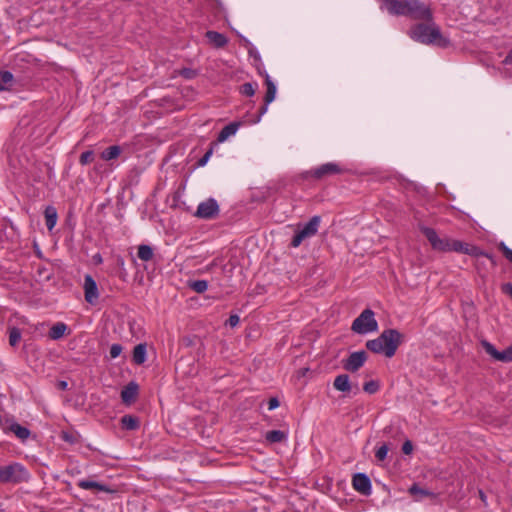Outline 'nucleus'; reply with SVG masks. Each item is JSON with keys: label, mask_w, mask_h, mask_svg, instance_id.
Returning a JSON list of instances; mask_svg holds the SVG:
<instances>
[{"label": "nucleus", "mask_w": 512, "mask_h": 512, "mask_svg": "<svg viewBox=\"0 0 512 512\" xmlns=\"http://www.w3.org/2000/svg\"><path fill=\"white\" fill-rule=\"evenodd\" d=\"M239 126H240V123H238V122H232V123L226 125L218 134V137H217L218 142H224L230 136L234 135L237 132Z\"/></svg>", "instance_id": "6ab92c4d"}, {"label": "nucleus", "mask_w": 512, "mask_h": 512, "mask_svg": "<svg viewBox=\"0 0 512 512\" xmlns=\"http://www.w3.org/2000/svg\"><path fill=\"white\" fill-rule=\"evenodd\" d=\"M280 403L279 400L276 397H272L268 401V409L273 410L279 407Z\"/></svg>", "instance_id": "de8ad7c7"}, {"label": "nucleus", "mask_w": 512, "mask_h": 512, "mask_svg": "<svg viewBox=\"0 0 512 512\" xmlns=\"http://www.w3.org/2000/svg\"><path fill=\"white\" fill-rule=\"evenodd\" d=\"M363 390L368 394H374L379 390V384L377 381H369L364 383Z\"/></svg>", "instance_id": "72a5a7b5"}, {"label": "nucleus", "mask_w": 512, "mask_h": 512, "mask_svg": "<svg viewBox=\"0 0 512 512\" xmlns=\"http://www.w3.org/2000/svg\"><path fill=\"white\" fill-rule=\"evenodd\" d=\"M13 74L9 71H0V91L6 90L13 82Z\"/></svg>", "instance_id": "7c9ffc66"}, {"label": "nucleus", "mask_w": 512, "mask_h": 512, "mask_svg": "<svg viewBox=\"0 0 512 512\" xmlns=\"http://www.w3.org/2000/svg\"><path fill=\"white\" fill-rule=\"evenodd\" d=\"M219 214V205L213 198H209L206 201L201 202L194 216L201 219H214Z\"/></svg>", "instance_id": "6e6552de"}, {"label": "nucleus", "mask_w": 512, "mask_h": 512, "mask_svg": "<svg viewBox=\"0 0 512 512\" xmlns=\"http://www.w3.org/2000/svg\"><path fill=\"white\" fill-rule=\"evenodd\" d=\"M137 255L143 261H150L153 258V249L149 245H140Z\"/></svg>", "instance_id": "c85d7f7f"}, {"label": "nucleus", "mask_w": 512, "mask_h": 512, "mask_svg": "<svg viewBox=\"0 0 512 512\" xmlns=\"http://www.w3.org/2000/svg\"><path fill=\"white\" fill-rule=\"evenodd\" d=\"M503 63L506 64V65L512 64V49L506 55L505 59L503 60Z\"/></svg>", "instance_id": "09e8293b"}, {"label": "nucleus", "mask_w": 512, "mask_h": 512, "mask_svg": "<svg viewBox=\"0 0 512 512\" xmlns=\"http://www.w3.org/2000/svg\"><path fill=\"white\" fill-rule=\"evenodd\" d=\"M121 151L122 149L118 145L110 146L101 153V158L106 161L115 159L121 154Z\"/></svg>", "instance_id": "cd10ccee"}, {"label": "nucleus", "mask_w": 512, "mask_h": 512, "mask_svg": "<svg viewBox=\"0 0 512 512\" xmlns=\"http://www.w3.org/2000/svg\"><path fill=\"white\" fill-rule=\"evenodd\" d=\"M404 335L397 329H386L376 339L368 340L366 348L373 353L392 358L402 344Z\"/></svg>", "instance_id": "f257e3e1"}, {"label": "nucleus", "mask_w": 512, "mask_h": 512, "mask_svg": "<svg viewBox=\"0 0 512 512\" xmlns=\"http://www.w3.org/2000/svg\"><path fill=\"white\" fill-rule=\"evenodd\" d=\"M355 390H356L355 393L359 391V388L357 385H355Z\"/></svg>", "instance_id": "864d4df0"}, {"label": "nucleus", "mask_w": 512, "mask_h": 512, "mask_svg": "<svg viewBox=\"0 0 512 512\" xmlns=\"http://www.w3.org/2000/svg\"><path fill=\"white\" fill-rule=\"evenodd\" d=\"M501 291L508 295L510 298H512V284L511 283H504L501 285Z\"/></svg>", "instance_id": "a18cd8bd"}, {"label": "nucleus", "mask_w": 512, "mask_h": 512, "mask_svg": "<svg viewBox=\"0 0 512 512\" xmlns=\"http://www.w3.org/2000/svg\"><path fill=\"white\" fill-rule=\"evenodd\" d=\"M84 290L86 301L93 304L96 298V282L90 274L85 276Z\"/></svg>", "instance_id": "dca6fc26"}, {"label": "nucleus", "mask_w": 512, "mask_h": 512, "mask_svg": "<svg viewBox=\"0 0 512 512\" xmlns=\"http://www.w3.org/2000/svg\"><path fill=\"white\" fill-rule=\"evenodd\" d=\"M121 427L125 430L133 431L137 430L140 426L139 419L133 415H124L121 420Z\"/></svg>", "instance_id": "412c9836"}, {"label": "nucleus", "mask_w": 512, "mask_h": 512, "mask_svg": "<svg viewBox=\"0 0 512 512\" xmlns=\"http://www.w3.org/2000/svg\"><path fill=\"white\" fill-rule=\"evenodd\" d=\"M481 345L488 355H490L495 360L502 362L503 351L502 352L497 351V349L490 342H488L486 340H483L481 342Z\"/></svg>", "instance_id": "a878e982"}, {"label": "nucleus", "mask_w": 512, "mask_h": 512, "mask_svg": "<svg viewBox=\"0 0 512 512\" xmlns=\"http://www.w3.org/2000/svg\"><path fill=\"white\" fill-rule=\"evenodd\" d=\"M239 321H240V318L238 315L234 314V315H231L228 320H227V324L230 326V327H235L239 324Z\"/></svg>", "instance_id": "49530a36"}, {"label": "nucleus", "mask_w": 512, "mask_h": 512, "mask_svg": "<svg viewBox=\"0 0 512 512\" xmlns=\"http://www.w3.org/2000/svg\"><path fill=\"white\" fill-rule=\"evenodd\" d=\"M99 492H106V493H111V494H114V493H117L118 492V489L116 488H110L102 483H98V493Z\"/></svg>", "instance_id": "a19ab883"}, {"label": "nucleus", "mask_w": 512, "mask_h": 512, "mask_svg": "<svg viewBox=\"0 0 512 512\" xmlns=\"http://www.w3.org/2000/svg\"><path fill=\"white\" fill-rule=\"evenodd\" d=\"M21 340V331L17 327L9 329V344L12 347H16Z\"/></svg>", "instance_id": "2f4dec72"}, {"label": "nucleus", "mask_w": 512, "mask_h": 512, "mask_svg": "<svg viewBox=\"0 0 512 512\" xmlns=\"http://www.w3.org/2000/svg\"><path fill=\"white\" fill-rule=\"evenodd\" d=\"M264 78H265V85H266L267 90H266V94L264 96V104L259 109V114L257 116V119L254 121L255 123L260 121L261 117L267 112L268 105L272 101H274L275 96H276V86L273 83V81L271 80L269 74L265 73Z\"/></svg>", "instance_id": "1a4fd4ad"}, {"label": "nucleus", "mask_w": 512, "mask_h": 512, "mask_svg": "<svg viewBox=\"0 0 512 512\" xmlns=\"http://www.w3.org/2000/svg\"><path fill=\"white\" fill-rule=\"evenodd\" d=\"M67 386H68V383L66 381H59L57 383V388L59 390H66L67 389Z\"/></svg>", "instance_id": "8fccbe9b"}, {"label": "nucleus", "mask_w": 512, "mask_h": 512, "mask_svg": "<svg viewBox=\"0 0 512 512\" xmlns=\"http://www.w3.org/2000/svg\"><path fill=\"white\" fill-rule=\"evenodd\" d=\"M137 394H138V385L134 382H130L121 391L122 401L124 403L130 404L136 399Z\"/></svg>", "instance_id": "f3484780"}, {"label": "nucleus", "mask_w": 512, "mask_h": 512, "mask_svg": "<svg viewBox=\"0 0 512 512\" xmlns=\"http://www.w3.org/2000/svg\"><path fill=\"white\" fill-rule=\"evenodd\" d=\"M404 16L414 20L432 21V11L430 7L420 0H408L406 14Z\"/></svg>", "instance_id": "39448f33"}, {"label": "nucleus", "mask_w": 512, "mask_h": 512, "mask_svg": "<svg viewBox=\"0 0 512 512\" xmlns=\"http://www.w3.org/2000/svg\"><path fill=\"white\" fill-rule=\"evenodd\" d=\"M367 353L363 350L353 352L349 357L343 360V368L348 372L358 371L366 362Z\"/></svg>", "instance_id": "9d476101"}, {"label": "nucleus", "mask_w": 512, "mask_h": 512, "mask_svg": "<svg viewBox=\"0 0 512 512\" xmlns=\"http://www.w3.org/2000/svg\"><path fill=\"white\" fill-rule=\"evenodd\" d=\"M480 496H481L482 499L484 498V494L481 491H480Z\"/></svg>", "instance_id": "5fc2aeb1"}, {"label": "nucleus", "mask_w": 512, "mask_h": 512, "mask_svg": "<svg viewBox=\"0 0 512 512\" xmlns=\"http://www.w3.org/2000/svg\"><path fill=\"white\" fill-rule=\"evenodd\" d=\"M102 262V259L101 257L98 255V264H100Z\"/></svg>", "instance_id": "603ef678"}, {"label": "nucleus", "mask_w": 512, "mask_h": 512, "mask_svg": "<svg viewBox=\"0 0 512 512\" xmlns=\"http://www.w3.org/2000/svg\"><path fill=\"white\" fill-rule=\"evenodd\" d=\"M46 227L48 230H52L58 219L57 211L53 206H47L44 211Z\"/></svg>", "instance_id": "4be33fe9"}, {"label": "nucleus", "mask_w": 512, "mask_h": 512, "mask_svg": "<svg viewBox=\"0 0 512 512\" xmlns=\"http://www.w3.org/2000/svg\"><path fill=\"white\" fill-rule=\"evenodd\" d=\"M343 172L344 169L337 163L329 162L310 170L309 174L315 179H322L324 177L341 174Z\"/></svg>", "instance_id": "9b49d317"}, {"label": "nucleus", "mask_w": 512, "mask_h": 512, "mask_svg": "<svg viewBox=\"0 0 512 512\" xmlns=\"http://www.w3.org/2000/svg\"><path fill=\"white\" fill-rule=\"evenodd\" d=\"M410 494L414 497L416 501H421L425 497H434L435 494L429 490L423 489L418 485L414 484L409 488Z\"/></svg>", "instance_id": "5701e85b"}, {"label": "nucleus", "mask_w": 512, "mask_h": 512, "mask_svg": "<svg viewBox=\"0 0 512 512\" xmlns=\"http://www.w3.org/2000/svg\"><path fill=\"white\" fill-rule=\"evenodd\" d=\"M30 474L20 463H12L0 466V483H22L27 482Z\"/></svg>", "instance_id": "7ed1b4c3"}, {"label": "nucleus", "mask_w": 512, "mask_h": 512, "mask_svg": "<svg viewBox=\"0 0 512 512\" xmlns=\"http://www.w3.org/2000/svg\"><path fill=\"white\" fill-rule=\"evenodd\" d=\"M388 451H389V447L387 444H383L382 446H380L376 452H375V457L377 458V460L379 461H384L387 457V454H388Z\"/></svg>", "instance_id": "f704fd0d"}, {"label": "nucleus", "mask_w": 512, "mask_h": 512, "mask_svg": "<svg viewBox=\"0 0 512 512\" xmlns=\"http://www.w3.org/2000/svg\"><path fill=\"white\" fill-rule=\"evenodd\" d=\"M213 153V148H210L198 161L199 166H204Z\"/></svg>", "instance_id": "ea45409f"}, {"label": "nucleus", "mask_w": 512, "mask_h": 512, "mask_svg": "<svg viewBox=\"0 0 512 512\" xmlns=\"http://www.w3.org/2000/svg\"><path fill=\"white\" fill-rule=\"evenodd\" d=\"M499 250L503 253L504 257L512 263V249H510L504 242L498 245Z\"/></svg>", "instance_id": "e433bc0d"}, {"label": "nucleus", "mask_w": 512, "mask_h": 512, "mask_svg": "<svg viewBox=\"0 0 512 512\" xmlns=\"http://www.w3.org/2000/svg\"><path fill=\"white\" fill-rule=\"evenodd\" d=\"M216 266V261H213L211 264H209L207 267H206V271H211L213 267Z\"/></svg>", "instance_id": "3c124183"}, {"label": "nucleus", "mask_w": 512, "mask_h": 512, "mask_svg": "<svg viewBox=\"0 0 512 512\" xmlns=\"http://www.w3.org/2000/svg\"><path fill=\"white\" fill-rule=\"evenodd\" d=\"M387 11L392 15L404 16L408 0H381Z\"/></svg>", "instance_id": "4468645a"}, {"label": "nucleus", "mask_w": 512, "mask_h": 512, "mask_svg": "<svg viewBox=\"0 0 512 512\" xmlns=\"http://www.w3.org/2000/svg\"><path fill=\"white\" fill-rule=\"evenodd\" d=\"M412 450H413L412 442L409 440L405 441L402 445L403 453L406 455H409V454H411Z\"/></svg>", "instance_id": "c03bdc74"}, {"label": "nucleus", "mask_w": 512, "mask_h": 512, "mask_svg": "<svg viewBox=\"0 0 512 512\" xmlns=\"http://www.w3.org/2000/svg\"><path fill=\"white\" fill-rule=\"evenodd\" d=\"M67 330V325L63 322L54 324L49 330V338L52 340H58L62 338Z\"/></svg>", "instance_id": "b1692460"}, {"label": "nucleus", "mask_w": 512, "mask_h": 512, "mask_svg": "<svg viewBox=\"0 0 512 512\" xmlns=\"http://www.w3.org/2000/svg\"><path fill=\"white\" fill-rule=\"evenodd\" d=\"M333 387L336 390L344 393H350L353 388L348 374H340L336 376L333 381Z\"/></svg>", "instance_id": "2eb2a0df"}, {"label": "nucleus", "mask_w": 512, "mask_h": 512, "mask_svg": "<svg viewBox=\"0 0 512 512\" xmlns=\"http://www.w3.org/2000/svg\"><path fill=\"white\" fill-rule=\"evenodd\" d=\"M206 37L209 40V42L213 44V46L216 48H222L228 42L226 36L216 31H207Z\"/></svg>", "instance_id": "a211bd4d"}, {"label": "nucleus", "mask_w": 512, "mask_h": 512, "mask_svg": "<svg viewBox=\"0 0 512 512\" xmlns=\"http://www.w3.org/2000/svg\"><path fill=\"white\" fill-rule=\"evenodd\" d=\"M321 222V217L316 215L313 216L302 228L299 227L298 231L292 238L291 246L296 248L301 245V243L312 236H314L319 228Z\"/></svg>", "instance_id": "423d86ee"}, {"label": "nucleus", "mask_w": 512, "mask_h": 512, "mask_svg": "<svg viewBox=\"0 0 512 512\" xmlns=\"http://www.w3.org/2000/svg\"><path fill=\"white\" fill-rule=\"evenodd\" d=\"M512 361V345L503 351L502 362H511Z\"/></svg>", "instance_id": "79ce46f5"}, {"label": "nucleus", "mask_w": 512, "mask_h": 512, "mask_svg": "<svg viewBox=\"0 0 512 512\" xmlns=\"http://www.w3.org/2000/svg\"><path fill=\"white\" fill-rule=\"evenodd\" d=\"M287 438V434L281 430H271L265 435V439L270 443H280Z\"/></svg>", "instance_id": "bb28decb"}, {"label": "nucleus", "mask_w": 512, "mask_h": 512, "mask_svg": "<svg viewBox=\"0 0 512 512\" xmlns=\"http://www.w3.org/2000/svg\"><path fill=\"white\" fill-rule=\"evenodd\" d=\"M411 37L423 44H437L441 47H446L449 41L444 38L440 29L434 23L417 24L410 31Z\"/></svg>", "instance_id": "f03ea898"}, {"label": "nucleus", "mask_w": 512, "mask_h": 512, "mask_svg": "<svg viewBox=\"0 0 512 512\" xmlns=\"http://www.w3.org/2000/svg\"><path fill=\"white\" fill-rule=\"evenodd\" d=\"M451 251L470 256L480 255L478 247L456 239H453L451 242Z\"/></svg>", "instance_id": "ddd939ff"}, {"label": "nucleus", "mask_w": 512, "mask_h": 512, "mask_svg": "<svg viewBox=\"0 0 512 512\" xmlns=\"http://www.w3.org/2000/svg\"><path fill=\"white\" fill-rule=\"evenodd\" d=\"M255 91H256V89H255L254 85L250 82L244 83L240 88L241 94L248 96V97L253 96L255 94Z\"/></svg>", "instance_id": "473e14b6"}, {"label": "nucleus", "mask_w": 512, "mask_h": 512, "mask_svg": "<svg viewBox=\"0 0 512 512\" xmlns=\"http://www.w3.org/2000/svg\"><path fill=\"white\" fill-rule=\"evenodd\" d=\"M122 352V346L120 344H113L110 348V357L112 359L117 358Z\"/></svg>", "instance_id": "58836bf2"}, {"label": "nucleus", "mask_w": 512, "mask_h": 512, "mask_svg": "<svg viewBox=\"0 0 512 512\" xmlns=\"http://www.w3.org/2000/svg\"><path fill=\"white\" fill-rule=\"evenodd\" d=\"M78 486L83 489H96V481L93 480H81L78 482Z\"/></svg>", "instance_id": "4c0bfd02"}, {"label": "nucleus", "mask_w": 512, "mask_h": 512, "mask_svg": "<svg viewBox=\"0 0 512 512\" xmlns=\"http://www.w3.org/2000/svg\"><path fill=\"white\" fill-rule=\"evenodd\" d=\"M512 361V345L503 351L502 362H511Z\"/></svg>", "instance_id": "37998d69"}, {"label": "nucleus", "mask_w": 512, "mask_h": 512, "mask_svg": "<svg viewBox=\"0 0 512 512\" xmlns=\"http://www.w3.org/2000/svg\"><path fill=\"white\" fill-rule=\"evenodd\" d=\"M94 160V152L92 150L85 151L80 156V163L86 165Z\"/></svg>", "instance_id": "c9c22d12"}, {"label": "nucleus", "mask_w": 512, "mask_h": 512, "mask_svg": "<svg viewBox=\"0 0 512 512\" xmlns=\"http://www.w3.org/2000/svg\"><path fill=\"white\" fill-rule=\"evenodd\" d=\"M353 488L364 496H369L372 492L371 481L364 473H357L352 478Z\"/></svg>", "instance_id": "f8f14e48"}, {"label": "nucleus", "mask_w": 512, "mask_h": 512, "mask_svg": "<svg viewBox=\"0 0 512 512\" xmlns=\"http://www.w3.org/2000/svg\"><path fill=\"white\" fill-rule=\"evenodd\" d=\"M8 429L21 440L27 439L30 435V431L26 427L21 426L18 423H12Z\"/></svg>", "instance_id": "393cba45"}, {"label": "nucleus", "mask_w": 512, "mask_h": 512, "mask_svg": "<svg viewBox=\"0 0 512 512\" xmlns=\"http://www.w3.org/2000/svg\"><path fill=\"white\" fill-rule=\"evenodd\" d=\"M378 329V322L375 319V313L371 309H365L353 321L351 330L357 334H368Z\"/></svg>", "instance_id": "20e7f679"}, {"label": "nucleus", "mask_w": 512, "mask_h": 512, "mask_svg": "<svg viewBox=\"0 0 512 512\" xmlns=\"http://www.w3.org/2000/svg\"><path fill=\"white\" fill-rule=\"evenodd\" d=\"M420 229L434 250L451 252V242L453 239L448 237L441 238L433 228L421 227Z\"/></svg>", "instance_id": "0eeeda50"}, {"label": "nucleus", "mask_w": 512, "mask_h": 512, "mask_svg": "<svg viewBox=\"0 0 512 512\" xmlns=\"http://www.w3.org/2000/svg\"><path fill=\"white\" fill-rule=\"evenodd\" d=\"M188 287L196 293H204L208 288V282L206 280H194L188 282Z\"/></svg>", "instance_id": "c756f323"}, {"label": "nucleus", "mask_w": 512, "mask_h": 512, "mask_svg": "<svg viewBox=\"0 0 512 512\" xmlns=\"http://www.w3.org/2000/svg\"><path fill=\"white\" fill-rule=\"evenodd\" d=\"M146 352L147 349L145 343H140L136 345L133 349V362L137 365L143 364L146 361Z\"/></svg>", "instance_id": "aec40b11"}]
</instances>
